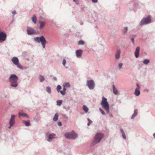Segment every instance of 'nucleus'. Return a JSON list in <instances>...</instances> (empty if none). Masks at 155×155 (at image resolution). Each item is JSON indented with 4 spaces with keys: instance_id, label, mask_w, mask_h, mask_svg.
I'll return each instance as SVG.
<instances>
[{
    "instance_id": "f257e3e1",
    "label": "nucleus",
    "mask_w": 155,
    "mask_h": 155,
    "mask_svg": "<svg viewBox=\"0 0 155 155\" xmlns=\"http://www.w3.org/2000/svg\"><path fill=\"white\" fill-rule=\"evenodd\" d=\"M104 136V134L101 133H97L95 135L93 142L91 146H94L96 144L99 143L102 139Z\"/></svg>"
},
{
    "instance_id": "f03ea898",
    "label": "nucleus",
    "mask_w": 155,
    "mask_h": 155,
    "mask_svg": "<svg viewBox=\"0 0 155 155\" xmlns=\"http://www.w3.org/2000/svg\"><path fill=\"white\" fill-rule=\"evenodd\" d=\"M101 104L103 107L106 111L107 113L109 114L110 112L109 105L107 101V99L103 97Z\"/></svg>"
},
{
    "instance_id": "7ed1b4c3",
    "label": "nucleus",
    "mask_w": 155,
    "mask_h": 155,
    "mask_svg": "<svg viewBox=\"0 0 155 155\" xmlns=\"http://www.w3.org/2000/svg\"><path fill=\"white\" fill-rule=\"evenodd\" d=\"M34 40L35 41L38 43H39L41 42L43 48H45L47 41L43 36L41 35V37H36L34 38Z\"/></svg>"
},
{
    "instance_id": "20e7f679",
    "label": "nucleus",
    "mask_w": 155,
    "mask_h": 155,
    "mask_svg": "<svg viewBox=\"0 0 155 155\" xmlns=\"http://www.w3.org/2000/svg\"><path fill=\"white\" fill-rule=\"evenodd\" d=\"M151 22V16L148 15L147 17L143 18L141 20L139 25L140 26L143 25L149 24Z\"/></svg>"
},
{
    "instance_id": "39448f33",
    "label": "nucleus",
    "mask_w": 155,
    "mask_h": 155,
    "mask_svg": "<svg viewBox=\"0 0 155 155\" xmlns=\"http://www.w3.org/2000/svg\"><path fill=\"white\" fill-rule=\"evenodd\" d=\"M77 134L74 131L65 134L64 136L67 139L74 140L77 137Z\"/></svg>"
},
{
    "instance_id": "423d86ee",
    "label": "nucleus",
    "mask_w": 155,
    "mask_h": 155,
    "mask_svg": "<svg viewBox=\"0 0 155 155\" xmlns=\"http://www.w3.org/2000/svg\"><path fill=\"white\" fill-rule=\"evenodd\" d=\"M86 85L91 90H93L95 87V83L93 80H87Z\"/></svg>"
},
{
    "instance_id": "0eeeda50",
    "label": "nucleus",
    "mask_w": 155,
    "mask_h": 155,
    "mask_svg": "<svg viewBox=\"0 0 155 155\" xmlns=\"http://www.w3.org/2000/svg\"><path fill=\"white\" fill-rule=\"evenodd\" d=\"M26 31L27 34L28 35H32L37 34L36 31L31 27H28L27 28Z\"/></svg>"
},
{
    "instance_id": "6e6552de",
    "label": "nucleus",
    "mask_w": 155,
    "mask_h": 155,
    "mask_svg": "<svg viewBox=\"0 0 155 155\" xmlns=\"http://www.w3.org/2000/svg\"><path fill=\"white\" fill-rule=\"evenodd\" d=\"M7 37V34L5 32L0 31V43L5 41Z\"/></svg>"
},
{
    "instance_id": "1a4fd4ad",
    "label": "nucleus",
    "mask_w": 155,
    "mask_h": 155,
    "mask_svg": "<svg viewBox=\"0 0 155 155\" xmlns=\"http://www.w3.org/2000/svg\"><path fill=\"white\" fill-rule=\"evenodd\" d=\"M46 135L48 138L47 139V140L48 142H51L52 140L53 139L55 136V134L52 133L49 134L48 133H46Z\"/></svg>"
},
{
    "instance_id": "9d476101",
    "label": "nucleus",
    "mask_w": 155,
    "mask_h": 155,
    "mask_svg": "<svg viewBox=\"0 0 155 155\" xmlns=\"http://www.w3.org/2000/svg\"><path fill=\"white\" fill-rule=\"evenodd\" d=\"M18 77L15 74H12L8 78V81H17Z\"/></svg>"
},
{
    "instance_id": "9b49d317",
    "label": "nucleus",
    "mask_w": 155,
    "mask_h": 155,
    "mask_svg": "<svg viewBox=\"0 0 155 155\" xmlns=\"http://www.w3.org/2000/svg\"><path fill=\"white\" fill-rule=\"evenodd\" d=\"M15 116L12 114L11 115V118L9 121V124L11 126H12L15 124Z\"/></svg>"
},
{
    "instance_id": "f8f14e48",
    "label": "nucleus",
    "mask_w": 155,
    "mask_h": 155,
    "mask_svg": "<svg viewBox=\"0 0 155 155\" xmlns=\"http://www.w3.org/2000/svg\"><path fill=\"white\" fill-rule=\"evenodd\" d=\"M83 51L81 49L76 50L75 53L77 57L79 58L81 57L82 55Z\"/></svg>"
},
{
    "instance_id": "ddd939ff",
    "label": "nucleus",
    "mask_w": 155,
    "mask_h": 155,
    "mask_svg": "<svg viewBox=\"0 0 155 155\" xmlns=\"http://www.w3.org/2000/svg\"><path fill=\"white\" fill-rule=\"evenodd\" d=\"M140 50V47L139 46L137 47L135 50V51L134 52V55L135 57L137 58L139 57V53Z\"/></svg>"
},
{
    "instance_id": "4468645a",
    "label": "nucleus",
    "mask_w": 155,
    "mask_h": 155,
    "mask_svg": "<svg viewBox=\"0 0 155 155\" xmlns=\"http://www.w3.org/2000/svg\"><path fill=\"white\" fill-rule=\"evenodd\" d=\"M10 86L13 87H16L18 86L17 81H9Z\"/></svg>"
},
{
    "instance_id": "2eb2a0df",
    "label": "nucleus",
    "mask_w": 155,
    "mask_h": 155,
    "mask_svg": "<svg viewBox=\"0 0 155 155\" xmlns=\"http://www.w3.org/2000/svg\"><path fill=\"white\" fill-rule=\"evenodd\" d=\"M137 87L135 89L134 94L136 96H138L140 94V91L138 88V87H139V84H137Z\"/></svg>"
},
{
    "instance_id": "dca6fc26",
    "label": "nucleus",
    "mask_w": 155,
    "mask_h": 155,
    "mask_svg": "<svg viewBox=\"0 0 155 155\" xmlns=\"http://www.w3.org/2000/svg\"><path fill=\"white\" fill-rule=\"evenodd\" d=\"M11 61L15 65L19 63V60L18 58L16 57H13L11 59Z\"/></svg>"
},
{
    "instance_id": "f3484780",
    "label": "nucleus",
    "mask_w": 155,
    "mask_h": 155,
    "mask_svg": "<svg viewBox=\"0 0 155 155\" xmlns=\"http://www.w3.org/2000/svg\"><path fill=\"white\" fill-rule=\"evenodd\" d=\"M138 114V110L137 109H134V113L132 115L131 119H133L136 117Z\"/></svg>"
},
{
    "instance_id": "a211bd4d",
    "label": "nucleus",
    "mask_w": 155,
    "mask_h": 155,
    "mask_svg": "<svg viewBox=\"0 0 155 155\" xmlns=\"http://www.w3.org/2000/svg\"><path fill=\"white\" fill-rule=\"evenodd\" d=\"M120 50H117L115 54V58L116 59L118 60L119 59L120 56Z\"/></svg>"
},
{
    "instance_id": "6ab92c4d",
    "label": "nucleus",
    "mask_w": 155,
    "mask_h": 155,
    "mask_svg": "<svg viewBox=\"0 0 155 155\" xmlns=\"http://www.w3.org/2000/svg\"><path fill=\"white\" fill-rule=\"evenodd\" d=\"M18 115L19 117L22 116L23 117H26L28 118H29V117L28 115L25 113L19 112L18 113Z\"/></svg>"
},
{
    "instance_id": "aec40b11",
    "label": "nucleus",
    "mask_w": 155,
    "mask_h": 155,
    "mask_svg": "<svg viewBox=\"0 0 155 155\" xmlns=\"http://www.w3.org/2000/svg\"><path fill=\"white\" fill-rule=\"evenodd\" d=\"M113 89V93L115 95L117 94L118 93V91L117 89L115 87V86L113 84L112 85Z\"/></svg>"
},
{
    "instance_id": "412c9836",
    "label": "nucleus",
    "mask_w": 155,
    "mask_h": 155,
    "mask_svg": "<svg viewBox=\"0 0 155 155\" xmlns=\"http://www.w3.org/2000/svg\"><path fill=\"white\" fill-rule=\"evenodd\" d=\"M120 132L122 134V136L123 137V138L124 139L126 140V137L125 134L123 129L121 128L120 129Z\"/></svg>"
},
{
    "instance_id": "4be33fe9",
    "label": "nucleus",
    "mask_w": 155,
    "mask_h": 155,
    "mask_svg": "<svg viewBox=\"0 0 155 155\" xmlns=\"http://www.w3.org/2000/svg\"><path fill=\"white\" fill-rule=\"evenodd\" d=\"M58 113L55 114L53 118V120L54 121H57L58 119Z\"/></svg>"
},
{
    "instance_id": "5701e85b",
    "label": "nucleus",
    "mask_w": 155,
    "mask_h": 155,
    "mask_svg": "<svg viewBox=\"0 0 155 155\" xmlns=\"http://www.w3.org/2000/svg\"><path fill=\"white\" fill-rule=\"evenodd\" d=\"M63 86V90L62 91H60V93L62 95H64L65 94V92H66V87H65L64 86Z\"/></svg>"
},
{
    "instance_id": "b1692460",
    "label": "nucleus",
    "mask_w": 155,
    "mask_h": 155,
    "mask_svg": "<svg viewBox=\"0 0 155 155\" xmlns=\"http://www.w3.org/2000/svg\"><path fill=\"white\" fill-rule=\"evenodd\" d=\"M39 23L40 25L39 28L40 29H41L45 25V23L44 22L41 21H39Z\"/></svg>"
},
{
    "instance_id": "393cba45",
    "label": "nucleus",
    "mask_w": 155,
    "mask_h": 155,
    "mask_svg": "<svg viewBox=\"0 0 155 155\" xmlns=\"http://www.w3.org/2000/svg\"><path fill=\"white\" fill-rule=\"evenodd\" d=\"M83 109L86 113L89 110V109L88 108V107H87V106H86L85 105H84L83 106Z\"/></svg>"
},
{
    "instance_id": "a878e982",
    "label": "nucleus",
    "mask_w": 155,
    "mask_h": 155,
    "mask_svg": "<svg viewBox=\"0 0 155 155\" xmlns=\"http://www.w3.org/2000/svg\"><path fill=\"white\" fill-rule=\"evenodd\" d=\"M32 20L33 22L35 24L36 23V17L35 15H33L32 17Z\"/></svg>"
},
{
    "instance_id": "bb28decb",
    "label": "nucleus",
    "mask_w": 155,
    "mask_h": 155,
    "mask_svg": "<svg viewBox=\"0 0 155 155\" xmlns=\"http://www.w3.org/2000/svg\"><path fill=\"white\" fill-rule=\"evenodd\" d=\"M46 91L48 94H50L51 93V88L50 87L48 86L46 87Z\"/></svg>"
},
{
    "instance_id": "cd10ccee",
    "label": "nucleus",
    "mask_w": 155,
    "mask_h": 155,
    "mask_svg": "<svg viewBox=\"0 0 155 155\" xmlns=\"http://www.w3.org/2000/svg\"><path fill=\"white\" fill-rule=\"evenodd\" d=\"M39 80L40 82H42L45 80L44 77L41 75H40L39 76Z\"/></svg>"
},
{
    "instance_id": "c85d7f7f",
    "label": "nucleus",
    "mask_w": 155,
    "mask_h": 155,
    "mask_svg": "<svg viewBox=\"0 0 155 155\" xmlns=\"http://www.w3.org/2000/svg\"><path fill=\"white\" fill-rule=\"evenodd\" d=\"M128 31V28L127 27H124L122 30L123 32L124 35H126Z\"/></svg>"
},
{
    "instance_id": "c756f323",
    "label": "nucleus",
    "mask_w": 155,
    "mask_h": 155,
    "mask_svg": "<svg viewBox=\"0 0 155 155\" xmlns=\"http://www.w3.org/2000/svg\"><path fill=\"white\" fill-rule=\"evenodd\" d=\"M24 124L25 125L27 126H29L31 125L29 121L25 120L24 121Z\"/></svg>"
},
{
    "instance_id": "7c9ffc66",
    "label": "nucleus",
    "mask_w": 155,
    "mask_h": 155,
    "mask_svg": "<svg viewBox=\"0 0 155 155\" xmlns=\"http://www.w3.org/2000/svg\"><path fill=\"white\" fill-rule=\"evenodd\" d=\"M150 60L147 59H144L143 61V63L145 64H147L150 62Z\"/></svg>"
},
{
    "instance_id": "2f4dec72",
    "label": "nucleus",
    "mask_w": 155,
    "mask_h": 155,
    "mask_svg": "<svg viewBox=\"0 0 155 155\" xmlns=\"http://www.w3.org/2000/svg\"><path fill=\"white\" fill-rule=\"evenodd\" d=\"M63 86L65 87H70V85L69 82L64 83L63 84Z\"/></svg>"
},
{
    "instance_id": "473e14b6",
    "label": "nucleus",
    "mask_w": 155,
    "mask_h": 155,
    "mask_svg": "<svg viewBox=\"0 0 155 155\" xmlns=\"http://www.w3.org/2000/svg\"><path fill=\"white\" fill-rule=\"evenodd\" d=\"M63 101L62 100H59L57 101V105L58 106H60L62 104Z\"/></svg>"
},
{
    "instance_id": "72a5a7b5",
    "label": "nucleus",
    "mask_w": 155,
    "mask_h": 155,
    "mask_svg": "<svg viewBox=\"0 0 155 155\" xmlns=\"http://www.w3.org/2000/svg\"><path fill=\"white\" fill-rule=\"evenodd\" d=\"M61 115L62 116V117H63L64 119H65L66 120H68V117L66 114H61Z\"/></svg>"
},
{
    "instance_id": "f704fd0d",
    "label": "nucleus",
    "mask_w": 155,
    "mask_h": 155,
    "mask_svg": "<svg viewBox=\"0 0 155 155\" xmlns=\"http://www.w3.org/2000/svg\"><path fill=\"white\" fill-rule=\"evenodd\" d=\"M61 89V86L59 85H58L57 87V90L58 93H59L60 92V90Z\"/></svg>"
},
{
    "instance_id": "c9c22d12",
    "label": "nucleus",
    "mask_w": 155,
    "mask_h": 155,
    "mask_svg": "<svg viewBox=\"0 0 155 155\" xmlns=\"http://www.w3.org/2000/svg\"><path fill=\"white\" fill-rule=\"evenodd\" d=\"M99 111L101 113V114L103 115H105V114L104 111L101 108H100L99 109Z\"/></svg>"
},
{
    "instance_id": "e433bc0d",
    "label": "nucleus",
    "mask_w": 155,
    "mask_h": 155,
    "mask_svg": "<svg viewBox=\"0 0 155 155\" xmlns=\"http://www.w3.org/2000/svg\"><path fill=\"white\" fill-rule=\"evenodd\" d=\"M84 42L82 40H80L78 42L79 45H84Z\"/></svg>"
},
{
    "instance_id": "4c0bfd02",
    "label": "nucleus",
    "mask_w": 155,
    "mask_h": 155,
    "mask_svg": "<svg viewBox=\"0 0 155 155\" xmlns=\"http://www.w3.org/2000/svg\"><path fill=\"white\" fill-rule=\"evenodd\" d=\"M15 65H17V67L19 68L20 69H23L22 67L20 64H19V63H18L17 64H16Z\"/></svg>"
},
{
    "instance_id": "58836bf2",
    "label": "nucleus",
    "mask_w": 155,
    "mask_h": 155,
    "mask_svg": "<svg viewBox=\"0 0 155 155\" xmlns=\"http://www.w3.org/2000/svg\"><path fill=\"white\" fill-rule=\"evenodd\" d=\"M87 120H88V123H87V125H88V126H89V125H90V124H91V123H92V121L90 119H89V118H88L87 119Z\"/></svg>"
},
{
    "instance_id": "ea45409f",
    "label": "nucleus",
    "mask_w": 155,
    "mask_h": 155,
    "mask_svg": "<svg viewBox=\"0 0 155 155\" xmlns=\"http://www.w3.org/2000/svg\"><path fill=\"white\" fill-rule=\"evenodd\" d=\"M123 64L122 63H119L118 64V67L120 70L122 67Z\"/></svg>"
},
{
    "instance_id": "a19ab883",
    "label": "nucleus",
    "mask_w": 155,
    "mask_h": 155,
    "mask_svg": "<svg viewBox=\"0 0 155 155\" xmlns=\"http://www.w3.org/2000/svg\"><path fill=\"white\" fill-rule=\"evenodd\" d=\"M66 63V60L65 59H63V62H62V64L64 66H65Z\"/></svg>"
},
{
    "instance_id": "79ce46f5",
    "label": "nucleus",
    "mask_w": 155,
    "mask_h": 155,
    "mask_svg": "<svg viewBox=\"0 0 155 155\" xmlns=\"http://www.w3.org/2000/svg\"><path fill=\"white\" fill-rule=\"evenodd\" d=\"M131 41H132L133 44L134 45V38H131Z\"/></svg>"
},
{
    "instance_id": "37998d69",
    "label": "nucleus",
    "mask_w": 155,
    "mask_h": 155,
    "mask_svg": "<svg viewBox=\"0 0 155 155\" xmlns=\"http://www.w3.org/2000/svg\"><path fill=\"white\" fill-rule=\"evenodd\" d=\"M91 1L94 3H97L98 2V0H91Z\"/></svg>"
},
{
    "instance_id": "c03bdc74",
    "label": "nucleus",
    "mask_w": 155,
    "mask_h": 155,
    "mask_svg": "<svg viewBox=\"0 0 155 155\" xmlns=\"http://www.w3.org/2000/svg\"><path fill=\"white\" fill-rule=\"evenodd\" d=\"M144 91L147 93H148L149 92V90L147 89L146 88L144 90Z\"/></svg>"
},
{
    "instance_id": "a18cd8bd",
    "label": "nucleus",
    "mask_w": 155,
    "mask_h": 155,
    "mask_svg": "<svg viewBox=\"0 0 155 155\" xmlns=\"http://www.w3.org/2000/svg\"><path fill=\"white\" fill-rule=\"evenodd\" d=\"M58 125L59 126H61L62 125V123L60 122H58Z\"/></svg>"
},
{
    "instance_id": "49530a36",
    "label": "nucleus",
    "mask_w": 155,
    "mask_h": 155,
    "mask_svg": "<svg viewBox=\"0 0 155 155\" xmlns=\"http://www.w3.org/2000/svg\"><path fill=\"white\" fill-rule=\"evenodd\" d=\"M12 13L13 14V15H15L17 13H16V12L15 10V11H12Z\"/></svg>"
},
{
    "instance_id": "de8ad7c7",
    "label": "nucleus",
    "mask_w": 155,
    "mask_h": 155,
    "mask_svg": "<svg viewBox=\"0 0 155 155\" xmlns=\"http://www.w3.org/2000/svg\"><path fill=\"white\" fill-rule=\"evenodd\" d=\"M53 79L55 81H57V78L56 77H54L53 78Z\"/></svg>"
},
{
    "instance_id": "09e8293b",
    "label": "nucleus",
    "mask_w": 155,
    "mask_h": 155,
    "mask_svg": "<svg viewBox=\"0 0 155 155\" xmlns=\"http://www.w3.org/2000/svg\"><path fill=\"white\" fill-rule=\"evenodd\" d=\"M76 4H77V5H78V3H79V1H77L76 0Z\"/></svg>"
},
{
    "instance_id": "8fccbe9b",
    "label": "nucleus",
    "mask_w": 155,
    "mask_h": 155,
    "mask_svg": "<svg viewBox=\"0 0 155 155\" xmlns=\"http://www.w3.org/2000/svg\"><path fill=\"white\" fill-rule=\"evenodd\" d=\"M153 138L155 139V133H154L153 134Z\"/></svg>"
},
{
    "instance_id": "3c124183",
    "label": "nucleus",
    "mask_w": 155,
    "mask_h": 155,
    "mask_svg": "<svg viewBox=\"0 0 155 155\" xmlns=\"http://www.w3.org/2000/svg\"><path fill=\"white\" fill-rule=\"evenodd\" d=\"M14 22V19H13V20L12 21V22H11L10 24H12Z\"/></svg>"
},
{
    "instance_id": "603ef678",
    "label": "nucleus",
    "mask_w": 155,
    "mask_h": 155,
    "mask_svg": "<svg viewBox=\"0 0 155 155\" xmlns=\"http://www.w3.org/2000/svg\"><path fill=\"white\" fill-rule=\"evenodd\" d=\"M110 117H113V116L112 114H110Z\"/></svg>"
},
{
    "instance_id": "864d4df0",
    "label": "nucleus",
    "mask_w": 155,
    "mask_h": 155,
    "mask_svg": "<svg viewBox=\"0 0 155 155\" xmlns=\"http://www.w3.org/2000/svg\"><path fill=\"white\" fill-rule=\"evenodd\" d=\"M12 127V126H11L10 125V126H9V127H8V128H9V129H10V128H11V127Z\"/></svg>"
},
{
    "instance_id": "5fc2aeb1",
    "label": "nucleus",
    "mask_w": 155,
    "mask_h": 155,
    "mask_svg": "<svg viewBox=\"0 0 155 155\" xmlns=\"http://www.w3.org/2000/svg\"><path fill=\"white\" fill-rule=\"evenodd\" d=\"M118 101L119 103H121V101L120 100Z\"/></svg>"
},
{
    "instance_id": "6e6d98bb",
    "label": "nucleus",
    "mask_w": 155,
    "mask_h": 155,
    "mask_svg": "<svg viewBox=\"0 0 155 155\" xmlns=\"http://www.w3.org/2000/svg\"><path fill=\"white\" fill-rule=\"evenodd\" d=\"M70 107L69 106H68V109H70Z\"/></svg>"
},
{
    "instance_id": "4d7b16f0",
    "label": "nucleus",
    "mask_w": 155,
    "mask_h": 155,
    "mask_svg": "<svg viewBox=\"0 0 155 155\" xmlns=\"http://www.w3.org/2000/svg\"><path fill=\"white\" fill-rule=\"evenodd\" d=\"M76 0H73V1L74 2H76Z\"/></svg>"
},
{
    "instance_id": "13d9d810",
    "label": "nucleus",
    "mask_w": 155,
    "mask_h": 155,
    "mask_svg": "<svg viewBox=\"0 0 155 155\" xmlns=\"http://www.w3.org/2000/svg\"><path fill=\"white\" fill-rule=\"evenodd\" d=\"M5 98L6 97V95L5 96Z\"/></svg>"
}]
</instances>
